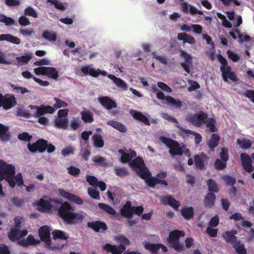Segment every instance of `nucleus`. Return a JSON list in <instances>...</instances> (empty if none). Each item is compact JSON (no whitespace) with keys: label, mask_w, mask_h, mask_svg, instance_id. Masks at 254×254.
Returning a JSON list of instances; mask_svg holds the SVG:
<instances>
[{"label":"nucleus","mask_w":254,"mask_h":254,"mask_svg":"<svg viewBox=\"0 0 254 254\" xmlns=\"http://www.w3.org/2000/svg\"><path fill=\"white\" fill-rule=\"evenodd\" d=\"M15 169L14 166L7 164L2 161H0V181L5 179L12 188L15 186V182L13 180Z\"/></svg>","instance_id":"1"},{"label":"nucleus","mask_w":254,"mask_h":254,"mask_svg":"<svg viewBox=\"0 0 254 254\" xmlns=\"http://www.w3.org/2000/svg\"><path fill=\"white\" fill-rule=\"evenodd\" d=\"M112 245V254H122L125 250V247L130 244L128 239L122 235L115 237ZM124 254H141L137 252H126Z\"/></svg>","instance_id":"2"},{"label":"nucleus","mask_w":254,"mask_h":254,"mask_svg":"<svg viewBox=\"0 0 254 254\" xmlns=\"http://www.w3.org/2000/svg\"><path fill=\"white\" fill-rule=\"evenodd\" d=\"M58 214L68 223H77L81 221L83 219V216L81 214L74 213L72 207H59Z\"/></svg>","instance_id":"3"},{"label":"nucleus","mask_w":254,"mask_h":254,"mask_svg":"<svg viewBox=\"0 0 254 254\" xmlns=\"http://www.w3.org/2000/svg\"><path fill=\"white\" fill-rule=\"evenodd\" d=\"M129 165L138 176L143 179H147L151 176L150 173L145 167L143 160L140 157L133 159L129 163Z\"/></svg>","instance_id":"4"},{"label":"nucleus","mask_w":254,"mask_h":254,"mask_svg":"<svg viewBox=\"0 0 254 254\" xmlns=\"http://www.w3.org/2000/svg\"><path fill=\"white\" fill-rule=\"evenodd\" d=\"M185 236L184 231L175 230L170 233L167 239L168 243L177 252H181L184 251V247L180 242L179 238Z\"/></svg>","instance_id":"5"},{"label":"nucleus","mask_w":254,"mask_h":254,"mask_svg":"<svg viewBox=\"0 0 254 254\" xmlns=\"http://www.w3.org/2000/svg\"><path fill=\"white\" fill-rule=\"evenodd\" d=\"M161 140L169 148V153L171 155L180 156L183 154L182 148L177 141L165 136L161 137Z\"/></svg>","instance_id":"6"},{"label":"nucleus","mask_w":254,"mask_h":254,"mask_svg":"<svg viewBox=\"0 0 254 254\" xmlns=\"http://www.w3.org/2000/svg\"><path fill=\"white\" fill-rule=\"evenodd\" d=\"M207 119L208 115L202 111H200L198 114L191 115L187 118L189 122L196 127H200L204 124L205 120Z\"/></svg>","instance_id":"7"},{"label":"nucleus","mask_w":254,"mask_h":254,"mask_svg":"<svg viewBox=\"0 0 254 254\" xmlns=\"http://www.w3.org/2000/svg\"><path fill=\"white\" fill-rule=\"evenodd\" d=\"M16 99L13 95L6 94L3 96L0 93V108L9 110L16 104Z\"/></svg>","instance_id":"8"},{"label":"nucleus","mask_w":254,"mask_h":254,"mask_svg":"<svg viewBox=\"0 0 254 254\" xmlns=\"http://www.w3.org/2000/svg\"><path fill=\"white\" fill-rule=\"evenodd\" d=\"M48 141L41 138L37 140L35 143L31 144L28 143L27 144L28 149L32 153H36L38 151L40 153L44 152L47 148Z\"/></svg>","instance_id":"9"},{"label":"nucleus","mask_w":254,"mask_h":254,"mask_svg":"<svg viewBox=\"0 0 254 254\" xmlns=\"http://www.w3.org/2000/svg\"><path fill=\"white\" fill-rule=\"evenodd\" d=\"M220 68L222 74V77L224 82H227L228 78L233 81H237L238 80L236 73L234 71H232L231 66H220Z\"/></svg>","instance_id":"10"},{"label":"nucleus","mask_w":254,"mask_h":254,"mask_svg":"<svg viewBox=\"0 0 254 254\" xmlns=\"http://www.w3.org/2000/svg\"><path fill=\"white\" fill-rule=\"evenodd\" d=\"M142 244L146 250L152 253H157L160 249H161L163 252L167 251V248L162 244H152L148 241H143Z\"/></svg>","instance_id":"11"},{"label":"nucleus","mask_w":254,"mask_h":254,"mask_svg":"<svg viewBox=\"0 0 254 254\" xmlns=\"http://www.w3.org/2000/svg\"><path fill=\"white\" fill-rule=\"evenodd\" d=\"M180 57L184 58L185 61V62H182L181 63V65L186 72L189 73L190 72V65L192 64V57L190 54L182 49L180 50Z\"/></svg>","instance_id":"12"},{"label":"nucleus","mask_w":254,"mask_h":254,"mask_svg":"<svg viewBox=\"0 0 254 254\" xmlns=\"http://www.w3.org/2000/svg\"><path fill=\"white\" fill-rule=\"evenodd\" d=\"M58 191L59 194L61 196L67 199L70 202L75 203L77 205H81L83 203L82 200L78 196L75 195L71 193L68 192L64 189H59Z\"/></svg>","instance_id":"13"},{"label":"nucleus","mask_w":254,"mask_h":254,"mask_svg":"<svg viewBox=\"0 0 254 254\" xmlns=\"http://www.w3.org/2000/svg\"><path fill=\"white\" fill-rule=\"evenodd\" d=\"M242 161V165L244 170L249 173H251L254 170V168L252 165V158L245 153H242L240 155Z\"/></svg>","instance_id":"14"},{"label":"nucleus","mask_w":254,"mask_h":254,"mask_svg":"<svg viewBox=\"0 0 254 254\" xmlns=\"http://www.w3.org/2000/svg\"><path fill=\"white\" fill-rule=\"evenodd\" d=\"M118 152L122 155L120 158V161L123 163L130 162L132 158L136 156V153L132 149H128L127 152H125L122 149H119Z\"/></svg>","instance_id":"15"},{"label":"nucleus","mask_w":254,"mask_h":254,"mask_svg":"<svg viewBox=\"0 0 254 254\" xmlns=\"http://www.w3.org/2000/svg\"><path fill=\"white\" fill-rule=\"evenodd\" d=\"M50 228L47 226H42L39 231V236L41 240L44 241L48 246L50 245L51 241L50 238Z\"/></svg>","instance_id":"16"},{"label":"nucleus","mask_w":254,"mask_h":254,"mask_svg":"<svg viewBox=\"0 0 254 254\" xmlns=\"http://www.w3.org/2000/svg\"><path fill=\"white\" fill-rule=\"evenodd\" d=\"M207 159H208L207 156L203 152L199 155H195L194 161L196 168L200 170H203L205 166L204 162Z\"/></svg>","instance_id":"17"},{"label":"nucleus","mask_w":254,"mask_h":254,"mask_svg":"<svg viewBox=\"0 0 254 254\" xmlns=\"http://www.w3.org/2000/svg\"><path fill=\"white\" fill-rule=\"evenodd\" d=\"M121 211L124 216L129 218L135 211L138 215L141 214L143 207H122Z\"/></svg>","instance_id":"18"},{"label":"nucleus","mask_w":254,"mask_h":254,"mask_svg":"<svg viewBox=\"0 0 254 254\" xmlns=\"http://www.w3.org/2000/svg\"><path fill=\"white\" fill-rule=\"evenodd\" d=\"M9 128L2 124H0V140L2 142H7L11 139L9 131Z\"/></svg>","instance_id":"19"},{"label":"nucleus","mask_w":254,"mask_h":254,"mask_svg":"<svg viewBox=\"0 0 254 254\" xmlns=\"http://www.w3.org/2000/svg\"><path fill=\"white\" fill-rule=\"evenodd\" d=\"M129 114L135 119L143 123L146 125H150V123L147 117L143 115L141 112H138L135 110L131 109L129 111Z\"/></svg>","instance_id":"20"},{"label":"nucleus","mask_w":254,"mask_h":254,"mask_svg":"<svg viewBox=\"0 0 254 254\" xmlns=\"http://www.w3.org/2000/svg\"><path fill=\"white\" fill-rule=\"evenodd\" d=\"M150 177L151 176L147 179H145L146 182L149 187L154 188L157 184H160L166 187L168 186V183L166 181L160 179L157 177Z\"/></svg>","instance_id":"21"},{"label":"nucleus","mask_w":254,"mask_h":254,"mask_svg":"<svg viewBox=\"0 0 254 254\" xmlns=\"http://www.w3.org/2000/svg\"><path fill=\"white\" fill-rule=\"evenodd\" d=\"M27 234V230L19 231L16 228H12L8 237L11 241H15L25 236Z\"/></svg>","instance_id":"22"},{"label":"nucleus","mask_w":254,"mask_h":254,"mask_svg":"<svg viewBox=\"0 0 254 254\" xmlns=\"http://www.w3.org/2000/svg\"><path fill=\"white\" fill-rule=\"evenodd\" d=\"M81 120L85 123H91L94 121L93 113L88 109L84 108V110L80 112Z\"/></svg>","instance_id":"23"},{"label":"nucleus","mask_w":254,"mask_h":254,"mask_svg":"<svg viewBox=\"0 0 254 254\" xmlns=\"http://www.w3.org/2000/svg\"><path fill=\"white\" fill-rule=\"evenodd\" d=\"M177 127L182 133H185L186 134H192V135H194V136H195V144L196 145L199 144V143L201 141V140H202V137H201V135L200 134H199L198 133H196V132H194L193 131L190 130V129H185V128H183V127H181L180 126H177Z\"/></svg>","instance_id":"24"},{"label":"nucleus","mask_w":254,"mask_h":254,"mask_svg":"<svg viewBox=\"0 0 254 254\" xmlns=\"http://www.w3.org/2000/svg\"><path fill=\"white\" fill-rule=\"evenodd\" d=\"M177 39L179 40H183V43L194 44L195 43V39L190 35L186 33H180L178 34Z\"/></svg>","instance_id":"25"},{"label":"nucleus","mask_w":254,"mask_h":254,"mask_svg":"<svg viewBox=\"0 0 254 254\" xmlns=\"http://www.w3.org/2000/svg\"><path fill=\"white\" fill-rule=\"evenodd\" d=\"M163 204L166 205H169L170 206H180L179 201L176 200L171 195L164 196L161 199Z\"/></svg>","instance_id":"26"},{"label":"nucleus","mask_w":254,"mask_h":254,"mask_svg":"<svg viewBox=\"0 0 254 254\" xmlns=\"http://www.w3.org/2000/svg\"><path fill=\"white\" fill-rule=\"evenodd\" d=\"M29 108L33 110L31 113L32 117L38 118L45 114L42 105L40 106L30 105L29 106Z\"/></svg>","instance_id":"27"},{"label":"nucleus","mask_w":254,"mask_h":254,"mask_svg":"<svg viewBox=\"0 0 254 254\" xmlns=\"http://www.w3.org/2000/svg\"><path fill=\"white\" fill-rule=\"evenodd\" d=\"M6 41L12 44L17 45L20 43V40L19 38L9 34H3L0 35V41Z\"/></svg>","instance_id":"28"},{"label":"nucleus","mask_w":254,"mask_h":254,"mask_svg":"<svg viewBox=\"0 0 254 254\" xmlns=\"http://www.w3.org/2000/svg\"><path fill=\"white\" fill-rule=\"evenodd\" d=\"M220 136L218 134L213 133L212 134L210 139L207 142V145L211 151H213L219 143Z\"/></svg>","instance_id":"29"},{"label":"nucleus","mask_w":254,"mask_h":254,"mask_svg":"<svg viewBox=\"0 0 254 254\" xmlns=\"http://www.w3.org/2000/svg\"><path fill=\"white\" fill-rule=\"evenodd\" d=\"M94 146L97 148H102L104 145L102 136L98 133H95L92 137Z\"/></svg>","instance_id":"30"},{"label":"nucleus","mask_w":254,"mask_h":254,"mask_svg":"<svg viewBox=\"0 0 254 254\" xmlns=\"http://www.w3.org/2000/svg\"><path fill=\"white\" fill-rule=\"evenodd\" d=\"M45 75L48 76L50 78H52L55 79L58 78V71L56 70L55 67L51 66H46L45 68Z\"/></svg>","instance_id":"31"},{"label":"nucleus","mask_w":254,"mask_h":254,"mask_svg":"<svg viewBox=\"0 0 254 254\" xmlns=\"http://www.w3.org/2000/svg\"><path fill=\"white\" fill-rule=\"evenodd\" d=\"M88 226L97 232L100 231V230L104 231L107 228L106 225L104 223L99 221L88 223Z\"/></svg>","instance_id":"32"},{"label":"nucleus","mask_w":254,"mask_h":254,"mask_svg":"<svg viewBox=\"0 0 254 254\" xmlns=\"http://www.w3.org/2000/svg\"><path fill=\"white\" fill-rule=\"evenodd\" d=\"M236 232L235 231H227L223 235L224 240L233 245L236 243V237L235 235Z\"/></svg>","instance_id":"33"},{"label":"nucleus","mask_w":254,"mask_h":254,"mask_svg":"<svg viewBox=\"0 0 254 254\" xmlns=\"http://www.w3.org/2000/svg\"><path fill=\"white\" fill-rule=\"evenodd\" d=\"M112 81L121 89L124 91L127 89L128 86L126 83L113 74H112Z\"/></svg>","instance_id":"34"},{"label":"nucleus","mask_w":254,"mask_h":254,"mask_svg":"<svg viewBox=\"0 0 254 254\" xmlns=\"http://www.w3.org/2000/svg\"><path fill=\"white\" fill-rule=\"evenodd\" d=\"M45 198L46 199L40 198L38 201L34 203V206H52L51 203L54 201V200L46 195L45 196Z\"/></svg>","instance_id":"35"},{"label":"nucleus","mask_w":254,"mask_h":254,"mask_svg":"<svg viewBox=\"0 0 254 254\" xmlns=\"http://www.w3.org/2000/svg\"><path fill=\"white\" fill-rule=\"evenodd\" d=\"M98 101L108 110L111 109V98L106 96L100 97L98 98Z\"/></svg>","instance_id":"36"},{"label":"nucleus","mask_w":254,"mask_h":254,"mask_svg":"<svg viewBox=\"0 0 254 254\" xmlns=\"http://www.w3.org/2000/svg\"><path fill=\"white\" fill-rule=\"evenodd\" d=\"M42 37L50 42H53L57 40V34L56 33L48 31H44L42 33Z\"/></svg>","instance_id":"37"},{"label":"nucleus","mask_w":254,"mask_h":254,"mask_svg":"<svg viewBox=\"0 0 254 254\" xmlns=\"http://www.w3.org/2000/svg\"><path fill=\"white\" fill-rule=\"evenodd\" d=\"M92 161L95 165L102 167H105L108 165V164L106 161V160L103 157L98 155L94 156L92 158Z\"/></svg>","instance_id":"38"},{"label":"nucleus","mask_w":254,"mask_h":254,"mask_svg":"<svg viewBox=\"0 0 254 254\" xmlns=\"http://www.w3.org/2000/svg\"><path fill=\"white\" fill-rule=\"evenodd\" d=\"M237 144L243 149H248L252 146V142L249 139L244 138L242 139H238L237 140Z\"/></svg>","instance_id":"39"},{"label":"nucleus","mask_w":254,"mask_h":254,"mask_svg":"<svg viewBox=\"0 0 254 254\" xmlns=\"http://www.w3.org/2000/svg\"><path fill=\"white\" fill-rule=\"evenodd\" d=\"M67 120L65 118H58L55 121V126L59 128L66 129L67 126Z\"/></svg>","instance_id":"40"},{"label":"nucleus","mask_w":254,"mask_h":254,"mask_svg":"<svg viewBox=\"0 0 254 254\" xmlns=\"http://www.w3.org/2000/svg\"><path fill=\"white\" fill-rule=\"evenodd\" d=\"M181 214L185 219H190L193 215L192 207H183L181 210Z\"/></svg>","instance_id":"41"},{"label":"nucleus","mask_w":254,"mask_h":254,"mask_svg":"<svg viewBox=\"0 0 254 254\" xmlns=\"http://www.w3.org/2000/svg\"><path fill=\"white\" fill-rule=\"evenodd\" d=\"M115 173L119 177H125L129 175L128 169L126 167L116 168Z\"/></svg>","instance_id":"42"},{"label":"nucleus","mask_w":254,"mask_h":254,"mask_svg":"<svg viewBox=\"0 0 254 254\" xmlns=\"http://www.w3.org/2000/svg\"><path fill=\"white\" fill-rule=\"evenodd\" d=\"M216 121L214 119L209 118L208 120H205L204 124L206 127L209 128V130L211 132H214L217 131V129L215 127V123Z\"/></svg>","instance_id":"43"},{"label":"nucleus","mask_w":254,"mask_h":254,"mask_svg":"<svg viewBox=\"0 0 254 254\" xmlns=\"http://www.w3.org/2000/svg\"><path fill=\"white\" fill-rule=\"evenodd\" d=\"M215 195L211 192L208 193L205 197V203L206 205H213L215 200Z\"/></svg>","instance_id":"44"},{"label":"nucleus","mask_w":254,"mask_h":254,"mask_svg":"<svg viewBox=\"0 0 254 254\" xmlns=\"http://www.w3.org/2000/svg\"><path fill=\"white\" fill-rule=\"evenodd\" d=\"M207 184L208 187V190L210 191L214 192H218L219 191V189L217 187V184L213 179H209L207 181Z\"/></svg>","instance_id":"45"},{"label":"nucleus","mask_w":254,"mask_h":254,"mask_svg":"<svg viewBox=\"0 0 254 254\" xmlns=\"http://www.w3.org/2000/svg\"><path fill=\"white\" fill-rule=\"evenodd\" d=\"M166 100L168 103L172 104L177 108H180L182 106V103L181 101H177L172 96H167L166 97Z\"/></svg>","instance_id":"46"},{"label":"nucleus","mask_w":254,"mask_h":254,"mask_svg":"<svg viewBox=\"0 0 254 254\" xmlns=\"http://www.w3.org/2000/svg\"><path fill=\"white\" fill-rule=\"evenodd\" d=\"M54 100L56 102V103L53 105V108L55 110L62 107L65 108L68 106V104L67 103L58 98L55 97L54 98Z\"/></svg>","instance_id":"47"},{"label":"nucleus","mask_w":254,"mask_h":254,"mask_svg":"<svg viewBox=\"0 0 254 254\" xmlns=\"http://www.w3.org/2000/svg\"><path fill=\"white\" fill-rule=\"evenodd\" d=\"M38 242L35 241L34 237L29 235L26 239L19 242V244L22 246H27L30 244H37Z\"/></svg>","instance_id":"48"},{"label":"nucleus","mask_w":254,"mask_h":254,"mask_svg":"<svg viewBox=\"0 0 254 254\" xmlns=\"http://www.w3.org/2000/svg\"><path fill=\"white\" fill-rule=\"evenodd\" d=\"M25 15L31 16L34 18L38 17V14L36 10L31 6L26 7L24 11Z\"/></svg>","instance_id":"49"},{"label":"nucleus","mask_w":254,"mask_h":254,"mask_svg":"<svg viewBox=\"0 0 254 254\" xmlns=\"http://www.w3.org/2000/svg\"><path fill=\"white\" fill-rule=\"evenodd\" d=\"M86 178L87 182L90 185L92 186L94 188L98 187L99 181L95 177L90 175H87Z\"/></svg>","instance_id":"50"},{"label":"nucleus","mask_w":254,"mask_h":254,"mask_svg":"<svg viewBox=\"0 0 254 254\" xmlns=\"http://www.w3.org/2000/svg\"><path fill=\"white\" fill-rule=\"evenodd\" d=\"M227 162L223 161L219 159H217L214 163V167L218 170L224 169L226 167Z\"/></svg>","instance_id":"51"},{"label":"nucleus","mask_w":254,"mask_h":254,"mask_svg":"<svg viewBox=\"0 0 254 254\" xmlns=\"http://www.w3.org/2000/svg\"><path fill=\"white\" fill-rule=\"evenodd\" d=\"M112 127L121 132H125L126 131V127L123 124L112 121Z\"/></svg>","instance_id":"52"},{"label":"nucleus","mask_w":254,"mask_h":254,"mask_svg":"<svg viewBox=\"0 0 254 254\" xmlns=\"http://www.w3.org/2000/svg\"><path fill=\"white\" fill-rule=\"evenodd\" d=\"M0 22L4 23L6 25H11L14 22L12 18L7 17L2 14H0Z\"/></svg>","instance_id":"53"},{"label":"nucleus","mask_w":254,"mask_h":254,"mask_svg":"<svg viewBox=\"0 0 254 254\" xmlns=\"http://www.w3.org/2000/svg\"><path fill=\"white\" fill-rule=\"evenodd\" d=\"M47 2H51L54 5L55 7L60 10L64 11L65 9V6L62 2L58 0H47Z\"/></svg>","instance_id":"54"},{"label":"nucleus","mask_w":254,"mask_h":254,"mask_svg":"<svg viewBox=\"0 0 254 254\" xmlns=\"http://www.w3.org/2000/svg\"><path fill=\"white\" fill-rule=\"evenodd\" d=\"M32 54L29 53L26 55L22 56L16 58V60L18 62H21L23 64H27L32 58Z\"/></svg>","instance_id":"55"},{"label":"nucleus","mask_w":254,"mask_h":254,"mask_svg":"<svg viewBox=\"0 0 254 254\" xmlns=\"http://www.w3.org/2000/svg\"><path fill=\"white\" fill-rule=\"evenodd\" d=\"M88 193L92 198L97 200L100 199L99 193L95 188H89Z\"/></svg>","instance_id":"56"},{"label":"nucleus","mask_w":254,"mask_h":254,"mask_svg":"<svg viewBox=\"0 0 254 254\" xmlns=\"http://www.w3.org/2000/svg\"><path fill=\"white\" fill-rule=\"evenodd\" d=\"M52 234L56 238L66 240L68 238L64 232L60 230H55L52 232Z\"/></svg>","instance_id":"57"},{"label":"nucleus","mask_w":254,"mask_h":254,"mask_svg":"<svg viewBox=\"0 0 254 254\" xmlns=\"http://www.w3.org/2000/svg\"><path fill=\"white\" fill-rule=\"evenodd\" d=\"M16 116L19 117H23L25 118H29L31 116V113L28 111H25L22 108H18L16 111Z\"/></svg>","instance_id":"58"},{"label":"nucleus","mask_w":254,"mask_h":254,"mask_svg":"<svg viewBox=\"0 0 254 254\" xmlns=\"http://www.w3.org/2000/svg\"><path fill=\"white\" fill-rule=\"evenodd\" d=\"M17 137L20 140L29 142L31 140L32 136L30 135L28 132H23L21 133H19Z\"/></svg>","instance_id":"59"},{"label":"nucleus","mask_w":254,"mask_h":254,"mask_svg":"<svg viewBox=\"0 0 254 254\" xmlns=\"http://www.w3.org/2000/svg\"><path fill=\"white\" fill-rule=\"evenodd\" d=\"M223 180L227 185H234L236 183V180L234 178L225 175L223 177Z\"/></svg>","instance_id":"60"},{"label":"nucleus","mask_w":254,"mask_h":254,"mask_svg":"<svg viewBox=\"0 0 254 254\" xmlns=\"http://www.w3.org/2000/svg\"><path fill=\"white\" fill-rule=\"evenodd\" d=\"M67 170L68 173L74 177L78 176L80 173V170L79 168L72 166L67 168Z\"/></svg>","instance_id":"61"},{"label":"nucleus","mask_w":254,"mask_h":254,"mask_svg":"<svg viewBox=\"0 0 254 254\" xmlns=\"http://www.w3.org/2000/svg\"><path fill=\"white\" fill-rule=\"evenodd\" d=\"M233 246L239 254H246V250H245L243 245L236 243Z\"/></svg>","instance_id":"62"},{"label":"nucleus","mask_w":254,"mask_h":254,"mask_svg":"<svg viewBox=\"0 0 254 254\" xmlns=\"http://www.w3.org/2000/svg\"><path fill=\"white\" fill-rule=\"evenodd\" d=\"M220 157L222 160L227 162L229 158L228 150L226 148H222L220 153Z\"/></svg>","instance_id":"63"},{"label":"nucleus","mask_w":254,"mask_h":254,"mask_svg":"<svg viewBox=\"0 0 254 254\" xmlns=\"http://www.w3.org/2000/svg\"><path fill=\"white\" fill-rule=\"evenodd\" d=\"M243 95L254 103V90H247L243 93Z\"/></svg>","instance_id":"64"}]
</instances>
